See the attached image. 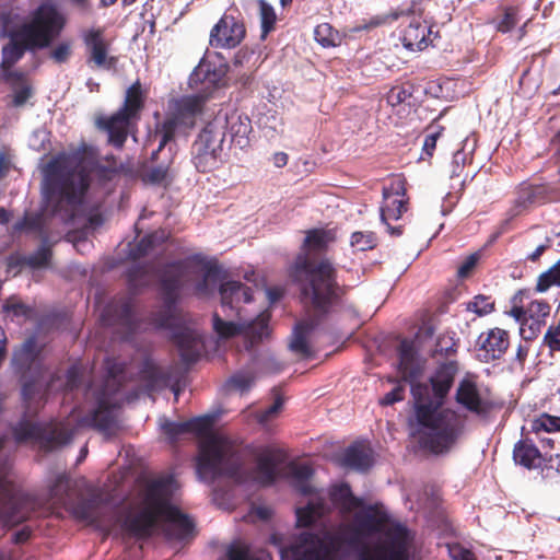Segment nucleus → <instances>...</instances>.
I'll use <instances>...</instances> for the list:
<instances>
[{"instance_id": "obj_42", "label": "nucleus", "mask_w": 560, "mask_h": 560, "mask_svg": "<svg viewBox=\"0 0 560 560\" xmlns=\"http://www.w3.org/2000/svg\"><path fill=\"white\" fill-rule=\"evenodd\" d=\"M289 472L292 475L295 487L300 492L308 494L313 492L311 485V477L313 476V469L307 464H295L290 467Z\"/></svg>"}, {"instance_id": "obj_33", "label": "nucleus", "mask_w": 560, "mask_h": 560, "mask_svg": "<svg viewBox=\"0 0 560 560\" xmlns=\"http://www.w3.org/2000/svg\"><path fill=\"white\" fill-rule=\"evenodd\" d=\"M106 377L103 387L100 392H105L109 395H116L122 387V375L125 373V364L116 361L115 359H107L105 361Z\"/></svg>"}, {"instance_id": "obj_37", "label": "nucleus", "mask_w": 560, "mask_h": 560, "mask_svg": "<svg viewBox=\"0 0 560 560\" xmlns=\"http://www.w3.org/2000/svg\"><path fill=\"white\" fill-rule=\"evenodd\" d=\"M513 457L517 464L529 469L540 465L539 451L534 444L527 441H521L514 446Z\"/></svg>"}, {"instance_id": "obj_45", "label": "nucleus", "mask_w": 560, "mask_h": 560, "mask_svg": "<svg viewBox=\"0 0 560 560\" xmlns=\"http://www.w3.org/2000/svg\"><path fill=\"white\" fill-rule=\"evenodd\" d=\"M259 8V16L261 24V38H265L271 31L275 30L277 22V14L271 4L266 0H257Z\"/></svg>"}, {"instance_id": "obj_35", "label": "nucleus", "mask_w": 560, "mask_h": 560, "mask_svg": "<svg viewBox=\"0 0 560 560\" xmlns=\"http://www.w3.org/2000/svg\"><path fill=\"white\" fill-rule=\"evenodd\" d=\"M170 234L165 230H158L150 234L144 235L131 249L130 257L139 259L147 256L155 247L165 243Z\"/></svg>"}, {"instance_id": "obj_54", "label": "nucleus", "mask_w": 560, "mask_h": 560, "mask_svg": "<svg viewBox=\"0 0 560 560\" xmlns=\"http://www.w3.org/2000/svg\"><path fill=\"white\" fill-rule=\"evenodd\" d=\"M532 428L535 431L555 432L560 430V417L547 413L540 415L532 421Z\"/></svg>"}, {"instance_id": "obj_8", "label": "nucleus", "mask_w": 560, "mask_h": 560, "mask_svg": "<svg viewBox=\"0 0 560 560\" xmlns=\"http://www.w3.org/2000/svg\"><path fill=\"white\" fill-rule=\"evenodd\" d=\"M226 121L228 119L223 115L217 114L192 143L191 160L198 172H211L222 163Z\"/></svg>"}, {"instance_id": "obj_51", "label": "nucleus", "mask_w": 560, "mask_h": 560, "mask_svg": "<svg viewBox=\"0 0 560 560\" xmlns=\"http://www.w3.org/2000/svg\"><path fill=\"white\" fill-rule=\"evenodd\" d=\"M552 285H560V259L539 276L536 289L546 292Z\"/></svg>"}, {"instance_id": "obj_1", "label": "nucleus", "mask_w": 560, "mask_h": 560, "mask_svg": "<svg viewBox=\"0 0 560 560\" xmlns=\"http://www.w3.org/2000/svg\"><path fill=\"white\" fill-rule=\"evenodd\" d=\"M331 502L345 512L359 510L353 524L340 525L322 537L305 534L299 547V560H346L351 549L359 560H409L412 537L405 526L375 508H362L348 485L331 488Z\"/></svg>"}, {"instance_id": "obj_38", "label": "nucleus", "mask_w": 560, "mask_h": 560, "mask_svg": "<svg viewBox=\"0 0 560 560\" xmlns=\"http://www.w3.org/2000/svg\"><path fill=\"white\" fill-rule=\"evenodd\" d=\"M153 266L151 264H139L130 267L127 272V281L130 290L137 291L150 284Z\"/></svg>"}, {"instance_id": "obj_63", "label": "nucleus", "mask_w": 560, "mask_h": 560, "mask_svg": "<svg viewBox=\"0 0 560 560\" xmlns=\"http://www.w3.org/2000/svg\"><path fill=\"white\" fill-rule=\"evenodd\" d=\"M38 394L39 388L36 381L31 380L23 383L22 397L28 411L31 410V402L36 398Z\"/></svg>"}, {"instance_id": "obj_39", "label": "nucleus", "mask_w": 560, "mask_h": 560, "mask_svg": "<svg viewBox=\"0 0 560 560\" xmlns=\"http://www.w3.org/2000/svg\"><path fill=\"white\" fill-rule=\"evenodd\" d=\"M15 231L36 232L44 243H47L48 235L45 231V219L42 212L28 213L26 212L22 220L14 224Z\"/></svg>"}, {"instance_id": "obj_44", "label": "nucleus", "mask_w": 560, "mask_h": 560, "mask_svg": "<svg viewBox=\"0 0 560 560\" xmlns=\"http://www.w3.org/2000/svg\"><path fill=\"white\" fill-rule=\"evenodd\" d=\"M310 327L307 324H299L293 330L289 349L296 355L304 357L308 353L307 335Z\"/></svg>"}, {"instance_id": "obj_26", "label": "nucleus", "mask_w": 560, "mask_h": 560, "mask_svg": "<svg viewBox=\"0 0 560 560\" xmlns=\"http://www.w3.org/2000/svg\"><path fill=\"white\" fill-rule=\"evenodd\" d=\"M74 431L68 423L57 422L43 425L39 447L45 452L54 451L71 442Z\"/></svg>"}, {"instance_id": "obj_53", "label": "nucleus", "mask_w": 560, "mask_h": 560, "mask_svg": "<svg viewBox=\"0 0 560 560\" xmlns=\"http://www.w3.org/2000/svg\"><path fill=\"white\" fill-rule=\"evenodd\" d=\"M518 23L516 8H506L501 15L494 20L495 28L499 32L508 33Z\"/></svg>"}, {"instance_id": "obj_11", "label": "nucleus", "mask_w": 560, "mask_h": 560, "mask_svg": "<svg viewBox=\"0 0 560 560\" xmlns=\"http://www.w3.org/2000/svg\"><path fill=\"white\" fill-rule=\"evenodd\" d=\"M85 62L91 69L110 70L117 65V57L109 55L110 42L103 27H91L82 32Z\"/></svg>"}, {"instance_id": "obj_47", "label": "nucleus", "mask_w": 560, "mask_h": 560, "mask_svg": "<svg viewBox=\"0 0 560 560\" xmlns=\"http://www.w3.org/2000/svg\"><path fill=\"white\" fill-rule=\"evenodd\" d=\"M315 40L323 47H335L340 43V36L328 23H322L314 30Z\"/></svg>"}, {"instance_id": "obj_31", "label": "nucleus", "mask_w": 560, "mask_h": 560, "mask_svg": "<svg viewBox=\"0 0 560 560\" xmlns=\"http://www.w3.org/2000/svg\"><path fill=\"white\" fill-rule=\"evenodd\" d=\"M145 97L142 84L140 80H137L127 89L122 106L119 110L138 121L144 108Z\"/></svg>"}, {"instance_id": "obj_25", "label": "nucleus", "mask_w": 560, "mask_h": 560, "mask_svg": "<svg viewBox=\"0 0 560 560\" xmlns=\"http://www.w3.org/2000/svg\"><path fill=\"white\" fill-rule=\"evenodd\" d=\"M2 79L12 91L10 104L12 107H23L34 95V89L25 72L20 70L7 71L2 74Z\"/></svg>"}, {"instance_id": "obj_19", "label": "nucleus", "mask_w": 560, "mask_h": 560, "mask_svg": "<svg viewBox=\"0 0 560 560\" xmlns=\"http://www.w3.org/2000/svg\"><path fill=\"white\" fill-rule=\"evenodd\" d=\"M114 396L115 395H109L105 392H100L96 398L97 407L92 412L84 416L80 423L100 432L108 433L115 424L113 409L116 407V404L113 401Z\"/></svg>"}, {"instance_id": "obj_30", "label": "nucleus", "mask_w": 560, "mask_h": 560, "mask_svg": "<svg viewBox=\"0 0 560 560\" xmlns=\"http://www.w3.org/2000/svg\"><path fill=\"white\" fill-rule=\"evenodd\" d=\"M202 278L196 282L194 294L198 298H208L213 294L222 278V269L215 262H202Z\"/></svg>"}, {"instance_id": "obj_48", "label": "nucleus", "mask_w": 560, "mask_h": 560, "mask_svg": "<svg viewBox=\"0 0 560 560\" xmlns=\"http://www.w3.org/2000/svg\"><path fill=\"white\" fill-rule=\"evenodd\" d=\"M218 114L223 115L228 119L226 121V135L233 138L243 137L250 130V124L248 118L242 120V117L235 113L228 115L226 113L219 112Z\"/></svg>"}, {"instance_id": "obj_10", "label": "nucleus", "mask_w": 560, "mask_h": 560, "mask_svg": "<svg viewBox=\"0 0 560 560\" xmlns=\"http://www.w3.org/2000/svg\"><path fill=\"white\" fill-rule=\"evenodd\" d=\"M270 318L271 313L268 310L260 312L258 316L250 322H245L242 318L238 323L224 320L218 313H214L212 316L213 330L223 339L243 335L249 342L247 348H253L256 343L270 335Z\"/></svg>"}, {"instance_id": "obj_12", "label": "nucleus", "mask_w": 560, "mask_h": 560, "mask_svg": "<svg viewBox=\"0 0 560 560\" xmlns=\"http://www.w3.org/2000/svg\"><path fill=\"white\" fill-rule=\"evenodd\" d=\"M405 183L401 178H395L389 186L383 189V205L381 207V220L387 225L392 235H400V228H393L389 221L398 220L406 211Z\"/></svg>"}, {"instance_id": "obj_43", "label": "nucleus", "mask_w": 560, "mask_h": 560, "mask_svg": "<svg viewBox=\"0 0 560 560\" xmlns=\"http://www.w3.org/2000/svg\"><path fill=\"white\" fill-rule=\"evenodd\" d=\"M280 413V393L275 392L273 402L265 410L250 411L249 417H254L257 423L269 430L270 423L278 418Z\"/></svg>"}, {"instance_id": "obj_60", "label": "nucleus", "mask_w": 560, "mask_h": 560, "mask_svg": "<svg viewBox=\"0 0 560 560\" xmlns=\"http://www.w3.org/2000/svg\"><path fill=\"white\" fill-rule=\"evenodd\" d=\"M83 378V370L79 364L71 365L66 373L63 389L71 392L80 387Z\"/></svg>"}, {"instance_id": "obj_24", "label": "nucleus", "mask_w": 560, "mask_h": 560, "mask_svg": "<svg viewBox=\"0 0 560 560\" xmlns=\"http://www.w3.org/2000/svg\"><path fill=\"white\" fill-rule=\"evenodd\" d=\"M432 31L427 22L413 19L401 32L402 46L412 52L425 49L432 43Z\"/></svg>"}, {"instance_id": "obj_58", "label": "nucleus", "mask_w": 560, "mask_h": 560, "mask_svg": "<svg viewBox=\"0 0 560 560\" xmlns=\"http://www.w3.org/2000/svg\"><path fill=\"white\" fill-rule=\"evenodd\" d=\"M72 55L71 40L59 42L50 51L49 58L56 63H66Z\"/></svg>"}, {"instance_id": "obj_46", "label": "nucleus", "mask_w": 560, "mask_h": 560, "mask_svg": "<svg viewBox=\"0 0 560 560\" xmlns=\"http://www.w3.org/2000/svg\"><path fill=\"white\" fill-rule=\"evenodd\" d=\"M2 311L5 314H12L14 317H23L25 319H28L34 315V308L23 303L15 295H12L4 301Z\"/></svg>"}, {"instance_id": "obj_18", "label": "nucleus", "mask_w": 560, "mask_h": 560, "mask_svg": "<svg viewBox=\"0 0 560 560\" xmlns=\"http://www.w3.org/2000/svg\"><path fill=\"white\" fill-rule=\"evenodd\" d=\"M96 127L108 135V143L121 149L128 138L129 129L137 120L119 109L110 116H100L95 120Z\"/></svg>"}, {"instance_id": "obj_3", "label": "nucleus", "mask_w": 560, "mask_h": 560, "mask_svg": "<svg viewBox=\"0 0 560 560\" xmlns=\"http://www.w3.org/2000/svg\"><path fill=\"white\" fill-rule=\"evenodd\" d=\"M214 418L206 415L184 422L165 420L161 428L171 443L186 433H194L200 441L196 458V470L199 478L213 482L225 476L237 483L252 481L259 486H269L275 481L280 464V448L264 447L257 455L256 466L248 474L241 471L243 457L238 447L226 436L212 432Z\"/></svg>"}, {"instance_id": "obj_49", "label": "nucleus", "mask_w": 560, "mask_h": 560, "mask_svg": "<svg viewBox=\"0 0 560 560\" xmlns=\"http://www.w3.org/2000/svg\"><path fill=\"white\" fill-rule=\"evenodd\" d=\"M70 479L66 474L56 477L54 483L49 487V495L58 503H65L69 497Z\"/></svg>"}, {"instance_id": "obj_61", "label": "nucleus", "mask_w": 560, "mask_h": 560, "mask_svg": "<svg viewBox=\"0 0 560 560\" xmlns=\"http://www.w3.org/2000/svg\"><path fill=\"white\" fill-rule=\"evenodd\" d=\"M493 305L494 304L490 298L478 295L468 303L467 310L474 312L478 316H483L492 312Z\"/></svg>"}, {"instance_id": "obj_52", "label": "nucleus", "mask_w": 560, "mask_h": 560, "mask_svg": "<svg viewBox=\"0 0 560 560\" xmlns=\"http://www.w3.org/2000/svg\"><path fill=\"white\" fill-rule=\"evenodd\" d=\"M51 257V248L43 242V245L35 253L27 256L26 266L32 269L46 267L50 262Z\"/></svg>"}, {"instance_id": "obj_41", "label": "nucleus", "mask_w": 560, "mask_h": 560, "mask_svg": "<svg viewBox=\"0 0 560 560\" xmlns=\"http://www.w3.org/2000/svg\"><path fill=\"white\" fill-rule=\"evenodd\" d=\"M43 433V425L27 420L20 421L13 429V436L16 442L35 441L39 444Z\"/></svg>"}, {"instance_id": "obj_27", "label": "nucleus", "mask_w": 560, "mask_h": 560, "mask_svg": "<svg viewBox=\"0 0 560 560\" xmlns=\"http://www.w3.org/2000/svg\"><path fill=\"white\" fill-rule=\"evenodd\" d=\"M171 499L172 497L163 498L162 518L170 524L177 538H187L194 534L195 523L186 514L182 513L178 508L172 505L170 503Z\"/></svg>"}, {"instance_id": "obj_57", "label": "nucleus", "mask_w": 560, "mask_h": 560, "mask_svg": "<svg viewBox=\"0 0 560 560\" xmlns=\"http://www.w3.org/2000/svg\"><path fill=\"white\" fill-rule=\"evenodd\" d=\"M172 162V156H168L165 161L161 163H158V160L154 161L153 163H156V165L152 166L147 174L149 180L154 184H160L163 180H165Z\"/></svg>"}, {"instance_id": "obj_50", "label": "nucleus", "mask_w": 560, "mask_h": 560, "mask_svg": "<svg viewBox=\"0 0 560 560\" xmlns=\"http://www.w3.org/2000/svg\"><path fill=\"white\" fill-rule=\"evenodd\" d=\"M538 189L533 187H524L517 199L515 200L513 207L509 211V215L511 218L521 214L524 210L527 209L528 205L535 201Z\"/></svg>"}, {"instance_id": "obj_2", "label": "nucleus", "mask_w": 560, "mask_h": 560, "mask_svg": "<svg viewBox=\"0 0 560 560\" xmlns=\"http://www.w3.org/2000/svg\"><path fill=\"white\" fill-rule=\"evenodd\" d=\"M424 361L412 341L402 340L399 347V372L410 384L413 413L409 420L410 434L434 454L450 451L462 436L465 417L444 406L453 383V369L443 365L430 377V384L420 383Z\"/></svg>"}, {"instance_id": "obj_21", "label": "nucleus", "mask_w": 560, "mask_h": 560, "mask_svg": "<svg viewBox=\"0 0 560 560\" xmlns=\"http://www.w3.org/2000/svg\"><path fill=\"white\" fill-rule=\"evenodd\" d=\"M456 401L468 411L483 415L489 409L486 394L478 387L472 378H464L456 390Z\"/></svg>"}, {"instance_id": "obj_29", "label": "nucleus", "mask_w": 560, "mask_h": 560, "mask_svg": "<svg viewBox=\"0 0 560 560\" xmlns=\"http://www.w3.org/2000/svg\"><path fill=\"white\" fill-rule=\"evenodd\" d=\"M340 464L347 468L366 470L373 464L372 451L363 443H355L342 453Z\"/></svg>"}, {"instance_id": "obj_6", "label": "nucleus", "mask_w": 560, "mask_h": 560, "mask_svg": "<svg viewBox=\"0 0 560 560\" xmlns=\"http://www.w3.org/2000/svg\"><path fill=\"white\" fill-rule=\"evenodd\" d=\"M174 479L171 476L151 480L144 490V508L136 515L127 516L122 528L135 538L143 539L152 535L155 524L163 513V498L173 497Z\"/></svg>"}, {"instance_id": "obj_20", "label": "nucleus", "mask_w": 560, "mask_h": 560, "mask_svg": "<svg viewBox=\"0 0 560 560\" xmlns=\"http://www.w3.org/2000/svg\"><path fill=\"white\" fill-rule=\"evenodd\" d=\"M35 50L38 49L30 39H27L20 27L11 32L9 42L2 47L1 51L2 58L0 68L3 73L7 71H13V66L24 57L26 51Z\"/></svg>"}, {"instance_id": "obj_55", "label": "nucleus", "mask_w": 560, "mask_h": 560, "mask_svg": "<svg viewBox=\"0 0 560 560\" xmlns=\"http://www.w3.org/2000/svg\"><path fill=\"white\" fill-rule=\"evenodd\" d=\"M229 560H270L269 553L260 551L257 556H252L247 547L232 546L228 551Z\"/></svg>"}, {"instance_id": "obj_5", "label": "nucleus", "mask_w": 560, "mask_h": 560, "mask_svg": "<svg viewBox=\"0 0 560 560\" xmlns=\"http://www.w3.org/2000/svg\"><path fill=\"white\" fill-rule=\"evenodd\" d=\"M196 258L170 261L156 270L163 306L151 314V323L161 329L173 328L176 323V304L180 292L189 281Z\"/></svg>"}, {"instance_id": "obj_4", "label": "nucleus", "mask_w": 560, "mask_h": 560, "mask_svg": "<svg viewBox=\"0 0 560 560\" xmlns=\"http://www.w3.org/2000/svg\"><path fill=\"white\" fill-rule=\"evenodd\" d=\"M80 152L60 153L46 166L48 194L56 198V211L63 206L69 208L66 223H73L75 211L83 203L91 179Z\"/></svg>"}, {"instance_id": "obj_40", "label": "nucleus", "mask_w": 560, "mask_h": 560, "mask_svg": "<svg viewBox=\"0 0 560 560\" xmlns=\"http://www.w3.org/2000/svg\"><path fill=\"white\" fill-rule=\"evenodd\" d=\"M334 240L335 236L330 231L313 230L307 233L304 247L308 254L317 253L325 249Z\"/></svg>"}, {"instance_id": "obj_64", "label": "nucleus", "mask_w": 560, "mask_h": 560, "mask_svg": "<svg viewBox=\"0 0 560 560\" xmlns=\"http://www.w3.org/2000/svg\"><path fill=\"white\" fill-rule=\"evenodd\" d=\"M408 97V93L405 89L400 86H395L389 90V92L386 95V102L390 106H397L406 101Z\"/></svg>"}, {"instance_id": "obj_17", "label": "nucleus", "mask_w": 560, "mask_h": 560, "mask_svg": "<svg viewBox=\"0 0 560 560\" xmlns=\"http://www.w3.org/2000/svg\"><path fill=\"white\" fill-rule=\"evenodd\" d=\"M219 292L224 315L230 317L235 312L236 317L241 320L242 310L240 305L253 301L252 289L240 281H226L220 284Z\"/></svg>"}, {"instance_id": "obj_15", "label": "nucleus", "mask_w": 560, "mask_h": 560, "mask_svg": "<svg viewBox=\"0 0 560 560\" xmlns=\"http://www.w3.org/2000/svg\"><path fill=\"white\" fill-rule=\"evenodd\" d=\"M105 504L106 500L103 495L94 493L89 498L78 501L72 506L71 512L77 520L94 525L108 534L110 530V524L106 523L104 518Z\"/></svg>"}, {"instance_id": "obj_9", "label": "nucleus", "mask_w": 560, "mask_h": 560, "mask_svg": "<svg viewBox=\"0 0 560 560\" xmlns=\"http://www.w3.org/2000/svg\"><path fill=\"white\" fill-rule=\"evenodd\" d=\"M66 25L67 18L57 5L51 2H44L32 12L30 20L23 23L20 28L39 50L50 47L52 42L60 36Z\"/></svg>"}, {"instance_id": "obj_13", "label": "nucleus", "mask_w": 560, "mask_h": 560, "mask_svg": "<svg viewBox=\"0 0 560 560\" xmlns=\"http://www.w3.org/2000/svg\"><path fill=\"white\" fill-rule=\"evenodd\" d=\"M133 299L130 296L114 298L103 310L101 320L105 326L118 325L128 332H135L138 327L135 314Z\"/></svg>"}, {"instance_id": "obj_36", "label": "nucleus", "mask_w": 560, "mask_h": 560, "mask_svg": "<svg viewBox=\"0 0 560 560\" xmlns=\"http://www.w3.org/2000/svg\"><path fill=\"white\" fill-rule=\"evenodd\" d=\"M179 126H183L172 114L167 115L165 119L158 124L155 127V136L160 137L159 147L151 154V161L158 160L160 152L165 145L174 140L176 130Z\"/></svg>"}, {"instance_id": "obj_14", "label": "nucleus", "mask_w": 560, "mask_h": 560, "mask_svg": "<svg viewBox=\"0 0 560 560\" xmlns=\"http://www.w3.org/2000/svg\"><path fill=\"white\" fill-rule=\"evenodd\" d=\"M518 295H515L513 299V307L510 311V315L521 324V331L525 334V326H528L530 334L525 336V338H532L540 330L541 325L545 322V318L549 315L550 306L548 303L544 301H532L526 307L518 306L516 301Z\"/></svg>"}, {"instance_id": "obj_16", "label": "nucleus", "mask_w": 560, "mask_h": 560, "mask_svg": "<svg viewBox=\"0 0 560 560\" xmlns=\"http://www.w3.org/2000/svg\"><path fill=\"white\" fill-rule=\"evenodd\" d=\"M245 33L243 23L224 15L211 30L210 44L215 48H234L243 40Z\"/></svg>"}, {"instance_id": "obj_34", "label": "nucleus", "mask_w": 560, "mask_h": 560, "mask_svg": "<svg viewBox=\"0 0 560 560\" xmlns=\"http://www.w3.org/2000/svg\"><path fill=\"white\" fill-rule=\"evenodd\" d=\"M327 505L320 493H317L304 508L296 510L298 524L300 526H310L315 523L325 512Z\"/></svg>"}, {"instance_id": "obj_28", "label": "nucleus", "mask_w": 560, "mask_h": 560, "mask_svg": "<svg viewBox=\"0 0 560 560\" xmlns=\"http://www.w3.org/2000/svg\"><path fill=\"white\" fill-rule=\"evenodd\" d=\"M173 340L183 362L190 364L198 360L200 339L195 331L189 328H179L173 334Z\"/></svg>"}, {"instance_id": "obj_23", "label": "nucleus", "mask_w": 560, "mask_h": 560, "mask_svg": "<svg viewBox=\"0 0 560 560\" xmlns=\"http://www.w3.org/2000/svg\"><path fill=\"white\" fill-rule=\"evenodd\" d=\"M207 97L201 94L185 95L174 101L172 115L185 127H194L203 112Z\"/></svg>"}, {"instance_id": "obj_32", "label": "nucleus", "mask_w": 560, "mask_h": 560, "mask_svg": "<svg viewBox=\"0 0 560 560\" xmlns=\"http://www.w3.org/2000/svg\"><path fill=\"white\" fill-rule=\"evenodd\" d=\"M140 374L149 389L166 387L171 381V372L150 360L143 362Z\"/></svg>"}, {"instance_id": "obj_56", "label": "nucleus", "mask_w": 560, "mask_h": 560, "mask_svg": "<svg viewBox=\"0 0 560 560\" xmlns=\"http://www.w3.org/2000/svg\"><path fill=\"white\" fill-rule=\"evenodd\" d=\"M255 382L254 376L247 372L234 374L228 381V386L241 393L248 392Z\"/></svg>"}, {"instance_id": "obj_62", "label": "nucleus", "mask_w": 560, "mask_h": 560, "mask_svg": "<svg viewBox=\"0 0 560 560\" xmlns=\"http://www.w3.org/2000/svg\"><path fill=\"white\" fill-rule=\"evenodd\" d=\"M213 83L214 79L210 74V63H199L189 77L190 85H195L203 82Z\"/></svg>"}, {"instance_id": "obj_22", "label": "nucleus", "mask_w": 560, "mask_h": 560, "mask_svg": "<svg viewBox=\"0 0 560 560\" xmlns=\"http://www.w3.org/2000/svg\"><path fill=\"white\" fill-rule=\"evenodd\" d=\"M508 346L506 331L493 328L479 336L477 355L481 361L489 362L499 359L505 352Z\"/></svg>"}, {"instance_id": "obj_59", "label": "nucleus", "mask_w": 560, "mask_h": 560, "mask_svg": "<svg viewBox=\"0 0 560 560\" xmlns=\"http://www.w3.org/2000/svg\"><path fill=\"white\" fill-rule=\"evenodd\" d=\"M350 243L358 250H368L375 246V236L372 232H354Z\"/></svg>"}, {"instance_id": "obj_7", "label": "nucleus", "mask_w": 560, "mask_h": 560, "mask_svg": "<svg viewBox=\"0 0 560 560\" xmlns=\"http://www.w3.org/2000/svg\"><path fill=\"white\" fill-rule=\"evenodd\" d=\"M300 276L304 279L303 298L316 310L326 311L338 298L339 288L335 280V269L328 260L305 262Z\"/></svg>"}]
</instances>
